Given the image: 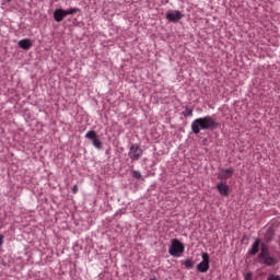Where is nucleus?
Listing matches in <instances>:
<instances>
[{
  "label": "nucleus",
  "mask_w": 280,
  "mask_h": 280,
  "mask_svg": "<svg viewBox=\"0 0 280 280\" xmlns=\"http://www.w3.org/2000/svg\"><path fill=\"white\" fill-rule=\"evenodd\" d=\"M217 189L221 196H229V185L224 182H220L217 184Z\"/></svg>",
  "instance_id": "10"
},
{
  "label": "nucleus",
  "mask_w": 280,
  "mask_h": 280,
  "mask_svg": "<svg viewBox=\"0 0 280 280\" xmlns=\"http://www.w3.org/2000/svg\"><path fill=\"white\" fill-rule=\"evenodd\" d=\"M72 194H78V185H74V186L72 187Z\"/></svg>",
  "instance_id": "18"
},
{
  "label": "nucleus",
  "mask_w": 280,
  "mask_h": 280,
  "mask_svg": "<svg viewBox=\"0 0 280 280\" xmlns=\"http://www.w3.org/2000/svg\"><path fill=\"white\" fill-rule=\"evenodd\" d=\"M150 280H158L156 278H151Z\"/></svg>",
  "instance_id": "21"
},
{
  "label": "nucleus",
  "mask_w": 280,
  "mask_h": 280,
  "mask_svg": "<svg viewBox=\"0 0 280 280\" xmlns=\"http://www.w3.org/2000/svg\"><path fill=\"white\" fill-rule=\"evenodd\" d=\"M233 174H235V170L233 167L221 168L218 173V178L219 180H229V178L233 177Z\"/></svg>",
  "instance_id": "9"
},
{
  "label": "nucleus",
  "mask_w": 280,
  "mask_h": 280,
  "mask_svg": "<svg viewBox=\"0 0 280 280\" xmlns=\"http://www.w3.org/2000/svg\"><path fill=\"white\" fill-rule=\"evenodd\" d=\"M85 139H89V141L92 142L96 150H102L103 143L100 141V138L97 137V132L95 130H89L85 133Z\"/></svg>",
  "instance_id": "6"
},
{
  "label": "nucleus",
  "mask_w": 280,
  "mask_h": 280,
  "mask_svg": "<svg viewBox=\"0 0 280 280\" xmlns=\"http://www.w3.org/2000/svg\"><path fill=\"white\" fill-rule=\"evenodd\" d=\"M201 258H202V260L197 265V272L205 273V272H208L209 268H210V266H209V261H210L209 254L208 253H202Z\"/></svg>",
  "instance_id": "7"
},
{
  "label": "nucleus",
  "mask_w": 280,
  "mask_h": 280,
  "mask_svg": "<svg viewBox=\"0 0 280 280\" xmlns=\"http://www.w3.org/2000/svg\"><path fill=\"white\" fill-rule=\"evenodd\" d=\"M128 156L132 162L139 161L141 156H143V149H141V144H131L129 148Z\"/></svg>",
  "instance_id": "5"
},
{
  "label": "nucleus",
  "mask_w": 280,
  "mask_h": 280,
  "mask_svg": "<svg viewBox=\"0 0 280 280\" xmlns=\"http://www.w3.org/2000/svg\"><path fill=\"white\" fill-rule=\"evenodd\" d=\"M77 12H80V8H71L68 10L56 9L54 11V20L56 21V23H62V21H65V19H67V16L77 14Z\"/></svg>",
  "instance_id": "3"
},
{
  "label": "nucleus",
  "mask_w": 280,
  "mask_h": 280,
  "mask_svg": "<svg viewBox=\"0 0 280 280\" xmlns=\"http://www.w3.org/2000/svg\"><path fill=\"white\" fill-rule=\"evenodd\" d=\"M184 117H194V109L189 107H185V110L183 112Z\"/></svg>",
  "instance_id": "14"
},
{
  "label": "nucleus",
  "mask_w": 280,
  "mask_h": 280,
  "mask_svg": "<svg viewBox=\"0 0 280 280\" xmlns=\"http://www.w3.org/2000/svg\"><path fill=\"white\" fill-rule=\"evenodd\" d=\"M3 240H4L3 234H0V246H3Z\"/></svg>",
  "instance_id": "19"
},
{
  "label": "nucleus",
  "mask_w": 280,
  "mask_h": 280,
  "mask_svg": "<svg viewBox=\"0 0 280 280\" xmlns=\"http://www.w3.org/2000/svg\"><path fill=\"white\" fill-rule=\"evenodd\" d=\"M184 16L183 12L178 10H168L166 12V21H168V23H178Z\"/></svg>",
  "instance_id": "8"
},
{
  "label": "nucleus",
  "mask_w": 280,
  "mask_h": 280,
  "mask_svg": "<svg viewBox=\"0 0 280 280\" xmlns=\"http://www.w3.org/2000/svg\"><path fill=\"white\" fill-rule=\"evenodd\" d=\"M258 262H260L262 266H277L279 264V259L275 258L273 256H270V247L262 243L260 245V253L258 254Z\"/></svg>",
  "instance_id": "2"
},
{
  "label": "nucleus",
  "mask_w": 280,
  "mask_h": 280,
  "mask_svg": "<svg viewBox=\"0 0 280 280\" xmlns=\"http://www.w3.org/2000/svg\"><path fill=\"white\" fill-rule=\"evenodd\" d=\"M185 253V245L178 241V238H173L168 247V254L172 257H182Z\"/></svg>",
  "instance_id": "4"
},
{
  "label": "nucleus",
  "mask_w": 280,
  "mask_h": 280,
  "mask_svg": "<svg viewBox=\"0 0 280 280\" xmlns=\"http://www.w3.org/2000/svg\"><path fill=\"white\" fill-rule=\"evenodd\" d=\"M259 244H261V241L257 238L253 244L252 248L249 249V255H256L259 253Z\"/></svg>",
  "instance_id": "12"
},
{
  "label": "nucleus",
  "mask_w": 280,
  "mask_h": 280,
  "mask_svg": "<svg viewBox=\"0 0 280 280\" xmlns=\"http://www.w3.org/2000/svg\"><path fill=\"white\" fill-rule=\"evenodd\" d=\"M245 280H253V273L247 272L244 277Z\"/></svg>",
  "instance_id": "17"
},
{
  "label": "nucleus",
  "mask_w": 280,
  "mask_h": 280,
  "mask_svg": "<svg viewBox=\"0 0 280 280\" xmlns=\"http://www.w3.org/2000/svg\"><path fill=\"white\" fill-rule=\"evenodd\" d=\"M219 127L220 124L212 116L196 118L190 125L194 135H200V130H215Z\"/></svg>",
  "instance_id": "1"
},
{
  "label": "nucleus",
  "mask_w": 280,
  "mask_h": 280,
  "mask_svg": "<svg viewBox=\"0 0 280 280\" xmlns=\"http://www.w3.org/2000/svg\"><path fill=\"white\" fill-rule=\"evenodd\" d=\"M132 178H136L137 180H141L142 175L139 171H132Z\"/></svg>",
  "instance_id": "15"
},
{
  "label": "nucleus",
  "mask_w": 280,
  "mask_h": 280,
  "mask_svg": "<svg viewBox=\"0 0 280 280\" xmlns=\"http://www.w3.org/2000/svg\"><path fill=\"white\" fill-rule=\"evenodd\" d=\"M20 49H24L25 51L32 49V40H30L28 38H24V39H21L19 43H18Z\"/></svg>",
  "instance_id": "11"
},
{
  "label": "nucleus",
  "mask_w": 280,
  "mask_h": 280,
  "mask_svg": "<svg viewBox=\"0 0 280 280\" xmlns=\"http://www.w3.org/2000/svg\"><path fill=\"white\" fill-rule=\"evenodd\" d=\"M182 264H183V266H185V268L187 270H191V268H194V266H195V262H194V260H191V258L185 259Z\"/></svg>",
  "instance_id": "13"
},
{
  "label": "nucleus",
  "mask_w": 280,
  "mask_h": 280,
  "mask_svg": "<svg viewBox=\"0 0 280 280\" xmlns=\"http://www.w3.org/2000/svg\"><path fill=\"white\" fill-rule=\"evenodd\" d=\"M266 280H280V276L279 275H275V273H271L267 277Z\"/></svg>",
  "instance_id": "16"
},
{
  "label": "nucleus",
  "mask_w": 280,
  "mask_h": 280,
  "mask_svg": "<svg viewBox=\"0 0 280 280\" xmlns=\"http://www.w3.org/2000/svg\"><path fill=\"white\" fill-rule=\"evenodd\" d=\"M8 3H10L12 0H5Z\"/></svg>",
  "instance_id": "20"
}]
</instances>
